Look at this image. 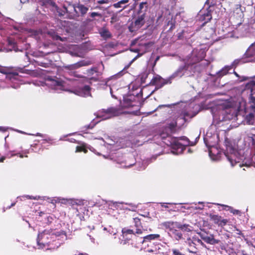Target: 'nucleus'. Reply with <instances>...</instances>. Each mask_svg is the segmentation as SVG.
I'll return each instance as SVG.
<instances>
[{
    "label": "nucleus",
    "mask_w": 255,
    "mask_h": 255,
    "mask_svg": "<svg viewBox=\"0 0 255 255\" xmlns=\"http://www.w3.org/2000/svg\"><path fill=\"white\" fill-rule=\"evenodd\" d=\"M199 137H200V135H199L196 138V141H195V142H197V139H198L199 138Z\"/></svg>",
    "instance_id": "64"
},
{
    "label": "nucleus",
    "mask_w": 255,
    "mask_h": 255,
    "mask_svg": "<svg viewBox=\"0 0 255 255\" xmlns=\"http://www.w3.org/2000/svg\"><path fill=\"white\" fill-rule=\"evenodd\" d=\"M46 85L59 93L64 90L63 83L58 78H49L46 81Z\"/></svg>",
    "instance_id": "8"
},
{
    "label": "nucleus",
    "mask_w": 255,
    "mask_h": 255,
    "mask_svg": "<svg viewBox=\"0 0 255 255\" xmlns=\"http://www.w3.org/2000/svg\"><path fill=\"white\" fill-rule=\"evenodd\" d=\"M210 217L211 219L214 221L215 224H218L219 225L220 219L221 218V216L217 215L211 214L210 215Z\"/></svg>",
    "instance_id": "34"
},
{
    "label": "nucleus",
    "mask_w": 255,
    "mask_h": 255,
    "mask_svg": "<svg viewBox=\"0 0 255 255\" xmlns=\"http://www.w3.org/2000/svg\"><path fill=\"white\" fill-rule=\"evenodd\" d=\"M70 141L72 142H75L76 140L74 138H71L70 139Z\"/></svg>",
    "instance_id": "58"
},
{
    "label": "nucleus",
    "mask_w": 255,
    "mask_h": 255,
    "mask_svg": "<svg viewBox=\"0 0 255 255\" xmlns=\"http://www.w3.org/2000/svg\"><path fill=\"white\" fill-rule=\"evenodd\" d=\"M116 89V88L114 87H110V93H111V95L112 96V97L114 98V99H118V97H117L116 95H115L114 93V90Z\"/></svg>",
    "instance_id": "41"
},
{
    "label": "nucleus",
    "mask_w": 255,
    "mask_h": 255,
    "mask_svg": "<svg viewBox=\"0 0 255 255\" xmlns=\"http://www.w3.org/2000/svg\"><path fill=\"white\" fill-rule=\"evenodd\" d=\"M185 244L188 247L189 252L194 254L198 252L200 246H205L202 241L196 236L188 238L185 241Z\"/></svg>",
    "instance_id": "6"
},
{
    "label": "nucleus",
    "mask_w": 255,
    "mask_h": 255,
    "mask_svg": "<svg viewBox=\"0 0 255 255\" xmlns=\"http://www.w3.org/2000/svg\"><path fill=\"white\" fill-rule=\"evenodd\" d=\"M0 73L6 75V78L12 82H13L14 81L19 80L20 77L18 74L16 72H9V69L7 67L0 65Z\"/></svg>",
    "instance_id": "12"
},
{
    "label": "nucleus",
    "mask_w": 255,
    "mask_h": 255,
    "mask_svg": "<svg viewBox=\"0 0 255 255\" xmlns=\"http://www.w3.org/2000/svg\"><path fill=\"white\" fill-rule=\"evenodd\" d=\"M160 239V235L159 234H150L143 237L142 242V248L145 250L147 248L152 246L154 244L153 241H161Z\"/></svg>",
    "instance_id": "9"
},
{
    "label": "nucleus",
    "mask_w": 255,
    "mask_h": 255,
    "mask_svg": "<svg viewBox=\"0 0 255 255\" xmlns=\"http://www.w3.org/2000/svg\"><path fill=\"white\" fill-rule=\"evenodd\" d=\"M5 159V157H2L0 158V162H3L4 160Z\"/></svg>",
    "instance_id": "57"
},
{
    "label": "nucleus",
    "mask_w": 255,
    "mask_h": 255,
    "mask_svg": "<svg viewBox=\"0 0 255 255\" xmlns=\"http://www.w3.org/2000/svg\"><path fill=\"white\" fill-rule=\"evenodd\" d=\"M64 12H68V10H67V8L66 7L64 6Z\"/></svg>",
    "instance_id": "60"
},
{
    "label": "nucleus",
    "mask_w": 255,
    "mask_h": 255,
    "mask_svg": "<svg viewBox=\"0 0 255 255\" xmlns=\"http://www.w3.org/2000/svg\"><path fill=\"white\" fill-rule=\"evenodd\" d=\"M214 110H212L213 117L220 121H223L235 119L240 110L239 106L231 107L220 106L217 108L216 111L214 112Z\"/></svg>",
    "instance_id": "4"
},
{
    "label": "nucleus",
    "mask_w": 255,
    "mask_h": 255,
    "mask_svg": "<svg viewBox=\"0 0 255 255\" xmlns=\"http://www.w3.org/2000/svg\"><path fill=\"white\" fill-rule=\"evenodd\" d=\"M176 125L177 122L173 121L171 123H168L166 126L161 128L158 131L159 136L162 139L164 140L163 142L165 144L171 147V152L174 154H179L182 153L186 146H193L195 143V142H191L185 136L180 138L171 136V134L175 131Z\"/></svg>",
    "instance_id": "1"
},
{
    "label": "nucleus",
    "mask_w": 255,
    "mask_h": 255,
    "mask_svg": "<svg viewBox=\"0 0 255 255\" xmlns=\"http://www.w3.org/2000/svg\"><path fill=\"white\" fill-rule=\"evenodd\" d=\"M75 11L77 10L81 13V15L85 14L89 10V7L81 3H78L74 7Z\"/></svg>",
    "instance_id": "21"
},
{
    "label": "nucleus",
    "mask_w": 255,
    "mask_h": 255,
    "mask_svg": "<svg viewBox=\"0 0 255 255\" xmlns=\"http://www.w3.org/2000/svg\"><path fill=\"white\" fill-rule=\"evenodd\" d=\"M108 0H97L96 2L98 4H103L104 3H107Z\"/></svg>",
    "instance_id": "44"
},
{
    "label": "nucleus",
    "mask_w": 255,
    "mask_h": 255,
    "mask_svg": "<svg viewBox=\"0 0 255 255\" xmlns=\"http://www.w3.org/2000/svg\"><path fill=\"white\" fill-rule=\"evenodd\" d=\"M106 139L105 143L109 145H114L115 144L116 141L111 137H108Z\"/></svg>",
    "instance_id": "36"
},
{
    "label": "nucleus",
    "mask_w": 255,
    "mask_h": 255,
    "mask_svg": "<svg viewBox=\"0 0 255 255\" xmlns=\"http://www.w3.org/2000/svg\"><path fill=\"white\" fill-rule=\"evenodd\" d=\"M230 235L228 233H224L222 234V239H228L230 238Z\"/></svg>",
    "instance_id": "45"
},
{
    "label": "nucleus",
    "mask_w": 255,
    "mask_h": 255,
    "mask_svg": "<svg viewBox=\"0 0 255 255\" xmlns=\"http://www.w3.org/2000/svg\"><path fill=\"white\" fill-rule=\"evenodd\" d=\"M53 38L54 40H60L61 41H63L62 38L60 36H59V35H53Z\"/></svg>",
    "instance_id": "48"
},
{
    "label": "nucleus",
    "mask_w": 255,
    "mask_h": 255,
    "mask_svg": "<svg viewBox=\"0 0 255 255\" xmlns=\"http://www.w3.org/2000/svg\"><path fill=\"white\" fill-rule=\"evenodd\" d=\"M129 0H121L118 2L113 4V6L116 8H121L122 10L127 7L128 5Z\"/></svg>",
    "instance_id": "23"
},
{
    "label": "nucleus",
    "mask_w": 255,
    "mask_h": 255,
    "mask_svg": "<svg viewBox=\"0 0 255 255\" xmlns=\"http://www.w3.org/2000/svg\"><path fill=\"white\" fill-rule=\"evenodd\" d=\"M41 198H42L41 197L39 196H29V195H24V196H22L18 197L17 199H20L21 200H22L23 198V199L26 198L28 199L38 200V199H41Z\"/></svg>",
    "instance_id": "33"
},
{
    "label": "nucleus",
    "mask_w": 255,
    "mask_h": 255,
    "mask_svg": "<svg viewBox=\"0 0 255 255\" xmlns=\"http://www.w3.org/2000/svg\"><path fill=\"white\" fill-rule=\"evenodd\" d=\"M58 200H59V202H61L62 204H66L69 203L68 199L58 198Z\"/></svg>",
    "instance_id": "43"
},
{
    "label": "nucleus",
    "mask_w": 255,
    "mask_h": 255,
    "mask_svg": "<svg viewBox=\"0 0 255 255\" xmlns=\"http://www.w3.org/2000/svg\"><path fill=\"white\" fill-rule=\"evenodd\" d=\"M220 247H221V249L223 250H224L226 249V246L222 243L220 244Z\"/></svg>",
    "instance_id": "54"
},
{
    "label": "nucleus",
    "mask_w": 255,
    "mask_h": 255,
    "mask_svg": "<svg viewBox=\"0 0 255 255\" xmlns=\"http://www.w3.org/2000/svg\"><path fill=\"white\" fill-rule=\"evenodd\" d=\"M95 124H93L92 125H91V124L90 125H89L88 126H86V129H88V128H92L94 127Z\"/></svg>",
    "instance_id": "56"
},
{
    "label": "nucleus",
    "mask_w": 255,
    "mask_h": 255,
    "mask_svg": "<svg viewBox=\"0 0 255 255\" xmlns=\"http://www.w3.org/2000/svg\"><path fill=\"white\" fill-rule=\"evenodd\" d=\"M176 226L178 229H180L183 232H189L192 231L193 227L188 224H181L178 223H176Z\"/></svg>",
    "instance_id": "24"
},
{
    "label": "nucleus",
    "mask_w": 255,
    "mask_h": 255,
    "mask_svg": "<svg viewBox=\"0 0 255 255\" xmlns=\"http://www.w3.org/2000/svg\"><path fill=\"white\" fill-rule=\"evenodd\" d=\"M91 64V62L90 61H87V60H81L79 62H78L76 63L71 64V65H67L66 66H65L64 67L66 69L69 70H73L77 69H78L81 67L83 66H88Z\"/></svg>",
    "instance_id": "15"
},
{
    "label": "nucleus",
    "mask_w": 255,
    "mask_h": 255,
    "mask_svg": "<svg viewBox=\"0 0 255 255\" xmlns=\"http://www.w3.org/2000/svg\"><path fill=\"white\" fill-rule=\"evenodd\" d=\"M20 86V85L19 83H16V84H13L11 87L13 88H14V89H17L18 88H19Z\"/></svg>",
    "instance_id": "50"
},
{
    "label": "nucleus",
    "mask_w": 255,
    "mask_h": 255,
    "mask_svg": "<svg viewBox=\"0 0 255 255\" xmlns=\"http://www.w3.org/2000/svg\"><path fill=\"white\" fill-rule=\"evenodd\" d=\"M7 128L4 127H0V131L2 132H4L6 130Z\"/></svg>",
    "instance_id": "51"
},
{
    "label": "nucleus",
    "mask_w": 255,
    "mask_h": 255,
    "mask_svg": "<svg viewBox=\"0 0 255 255\" xmlns=\"http://www.w3.org/2000/svg\"><path fill=\"white\" fill-rule=\"evenodd\" d=\"M69 53L72 56L83 57L85 49L83 45H72L69 49Z\"/></svg>",
    "instance_id": "10"
},
{
    "label": "nucleus",
    "mask_w": 255,
    "mask_h": 255,
    "mask_svg": "<svg viewBox=\"0 0 255 255\" xmlns=\"http://www.w3.org/2000/svg\"><path fill=\"white\" fill-rule=\"evenodd\" d=\"M235 230L237 231L236 234L239 235H241L243 237L245 238V236L242 234V232L238 229L237 228H235Z\"/></svg>",
    "instance_id": "49"
},
{
    "label": "nucleus",
    "mask_w": 255,
    "mask_h": 255,
    "mask_svg": "<svg viewBox=\"0 0 255 255\" xmlns=\"http://www.w3.org/2000/svg\"><path fill=\"white\" fill-rule=\"evenodd\" d=\"M81 151H84L85 153H86L87 151V150L85 149L84 147H83L82 146H77L76 147V152H81Z\"/></svg>",
    "instance_id": "40"
},
{
    "label": "nucleus",
    "mask_w": 255,
    "mask_h": 255,
    "mask_svg": "<svg viewBox=\"0 0 255 255\" xmlns=\"http://www.w3.org/2000/svg\"><path fill=\"white\" fill-rule=\"evenodd\" d=\"M231 69V66H226L221 70H220L218 73H217V74L219 77L223 76L227 74Z\"/></svg>",
    "instance_id": "29"
},
{
    "label": "nucleus",
    "mask_w": 255,
    "mask_h": 255,
    "mask_svg": "<svg viewBox=\"0 0 255 255\" xmlns=\"http://www.w3.org/2000/svg\"><path fill=\"white\" fill-rule=\"evenodd\" d=\"M239 212V211L238 210H235V211L233 212V213H234V214H238Z\"/></svg>",
    "instance_id": "61"
},
{
    "label": "nucleus",
    "mask_w": 255,
    "mask_h": 255,
    "mask_svg": "<svg viewBox=\"0 0 255 255\" xmlns=\"http://www.w3.org/2000/svg\"><path fill=\"white\" fill-rule=\"evenodd\" d=\"M30 135H35V136H41V137H44V135L40 133H38L37 132L36 134H29Z\"/></svg>",
    "instance_id": "52"
},
{
    "label": "nucleus",
    "mask_w": 255,
    "mask_h": 255,
    "mask_svg": "<svg viewBox=\"0 0 255 255\" xmlns=\"http://www.w3.org/2000/svg\"><path fill=\"white\" fill-rule=\"evenodd\" d=\"M250 55L248 54V52H245L241 58L235 59L233 62L232 64L230 66H231V68H235L238 65L240 64L249 62H254L253 61H255V60H253V59L250 58Z\"/></svg>",
    "instance_id": "11"
},
{
    "label": "nucleus",
    "mask_w": 255,
    "mask_h": 255,
    "mask_svg": "<svg viewBox=\"0 0 255 255\" xmlns=\"http://www.w3.org/2000/svg\"><path fill=\"white\" fill-rule=\"evenodd\" d=\"M171 233L172 237L177 241H179L182 238V233L177 230H171Z\"/></svg>",
    "instance_id": "27"
},
{
    "label": "nucleus",
    "mask_w": 255,
    "mask_h": 255,
    "mask_svg": "<svg viewBox=\"0 0 255 255\" xmlns=\"http://www.w3.org/2000/svg\"><path fill=\"white\" fill-rule=\"evenodd\" d=\"M186 117H191V116H190L189 114L187 112H186L185 111L183 112L182 114L180 115V117H179L177 119L179 120V119H183L184 120V121H186Z\"/></svg>",
    "instance_id": "37"
},
{
    "label": "nucleus",
    "mask_w": 255,
    "mask_h": 255,
    "mask_svg": "<svg viewBox=\"0 0 255 255\" xmlns=\"http://www.w3.org/2000/svg\"><path fill=\"white\" fill-rule=\"evenodd\" d=\"M152 45L151 42L145 43L143 45H140L139 49H132L131 50L135 52H138V55L135 56L131 61V63L136 60L137 57L141 56L143 54L149 50L150 47Z\"/></svg>",
    "instance_id": "13"
},
{
    "label": "nucleus",
    "mask_w": 255,
    "mask_h": 255,
    "mask_svg": "<svg viewBox=\"0 0 255 255\" xmlns=\"http://www.w3.org/2000/svg\"><path fill=\"white\" fill-rule=\"evenodd\" d=\"M248 52V54L250 56V58L253 60H255V42L252 44L250 47L246 50V53ZM255 62V61H253Z\"/></svg>",
    "instance_id": "25"
},
{
    "label": "nucleus",
    "mask_w": 255,
    "mask_h": 255,
    "mask_svg": "<svg viewBox=\"0 0 255 255\" xmlns=\"http://www.w3.org/2000/svg\"><path fill=\"white\" fill-rule=\"evenodd\" d=\"M15 204V203H12L11 206L8 207V208H10L11 207H12V206H14Z\"/></svg>",
    "instance_id": "63"
},
{
    "label": "nucleus",
    "mask_w": 255,
    "mask_h": 255,
    "mask_svg": "<svg viewBox=\"0 0 255 255\" xmlns=\"http://www.w3.org/2000/svg\"><path fill=\"white\" fill-rule=\"evenodd\" d=\"M173 105H161L158 106L154 111H160L162 113H169Z\"/></svg>",
    "instance_id": "22"
},
{
    "label": "nucleus",
    "mask_w": 255,
    "mask_h": 255,
    "mask_svg": "<svg viewBox=\"0 0 255 255\" xmlns=\"http://www.w3.org/2000/svg\"><path fill=\"white\" fill-rule=\"evenodd\" d=\"M88 236H89V237L90 238V240H91V242H92L93 243H95V240L94 238L92 237L91 235H88Z\"/></svg>",
    "instance_id": "53"
},
{
    "label": "nucleus",
    "mask_w": 255,
    "mask_h": 255,
    "mask_svg": "<svg viewBox=\"0 0 255 255\" xmlns=\"http://www.w3.org/2000/svg\"><path fill=\"white\" fill-rule=\"evenodd\" d=\"M167 83L168 81L167 80L162 79L160 76L158 75L155 76L151 81L152 84L155 85L158 88L162 87Z\"/></svg>",
    "instance_id": "18"
},
{
    "label": "nucleus",
    "mask_w": 255,
    "mask_h": 255,
    "mask_svg": "<svg viewBox=\"0 0 255 255\" xmlns=\"http://www.w3.org/2000/svg\"><path fill=\"white\" fill-rule=\"evenodd\" d=\"M122 110L118 108L111 107L106 110L102 109L98 112L97 116L102 120H106L122 114Z\"/></svg>",
    "instance_id": "5"
},
{
    "label": "nucleus",
    "mask_w": 255,
    "mask_h": 255,
    "mask_svg": "<svg viewBox=\"0 0 255 255\" xmlns=\"http://www.w3.org/2000/svg\"><path fill=\"white\" fill-rule=\"evenodd\" d=\"M123 233L124 234H135V231L131 229H124L123 230Z\"/></svg>",
    "instance_id": "39"
},
{
    "label": "nucleus",
    "mask_w": 255,
    "mask_h": 255,
    "mask_svg": "<svg viewBox=\"0 0 255 255\" xmlns=\"http://www.w3.org/2000/svg\"><path fill=\"white\" fill-rule=\"evenodd\" d=\"M76 95L86 97L91 95L90 87L89 86H84L83 87H79L76 89L74 92Z\"/></svg>",
    "instance_id": "16"
},
{
    "label": "nucleus",
    "mask_w": 255,
    "mask_h": 255,
    "mask_svg": "<svg viewBox=\"0 0 255 255\" xmlns=\"http://www.w3.org/2000/svg\"><path fill=\"white\" fill-rule=\"evenodd\" d=\"M96 16H101V15L100 13L96 12H93L90 13V16L91 17H94Z\"/></svg>",
    "instance_id": "46"
},
{
    "label": "nucleus",
    "mask_w": 255,
    "mask_h": 255,
    "mask_svg": "<svg viewBox=\"0 0 255 255\" xmlns=\"http://www.w3.org/2000/svg\"><path fill=\"white\" fill-rule=\"evenodd\" d=\"M251 107L254 111V112L255 113V102H253V104L251 105Z\"/></svg>",
    "instance_id": "55"
},
{
    "label": "nucleus",
    "mask_w": 255,
    "mask_h": 255,
    "mask_svg": "<svg viewBox=\"0 0 255 255\" xmlns=\"http://www.w3.org/2000/svg\"><path fill=\"white\" fill-rule=\"evenodd\" d=\"M165 203H161V206L165 208H168V206L164 205Z\"/></svg>",
    "instance_id": "59"
},
{
    "label": "nucleus",
    "mask_w": 255,
    "mask_h": 255,
    "mask_svg": "<svg viewBox=\"0 0 255 255\" xmlns=\"http://www.w3.org/2000/svg\"><path fill=\"white\" fill-rule=\"evenodd\" d=\"M163 246L161 244H154L152 246L147 248L145 251L148 253H155V254H163L164 253L162 250Z\"/></svg>",
    "instance_id": "17"
},
{
    "label": "nucleus",
    "mask_w": 255,
    "mask_h": 255,
    "mask_svg": "<svg viewBox=\"0 0 255 255\" xmlns=\"http://www.w3.org/2000/svg\"><path fill=\"white\" fill-rule=\"evenodd\" d=\"M125 205L128 206L127 207V206H123L122 207L123 209H125V210H128L129 211H135V210L136 208V206L134 204H132V203H125Z\"/></svg>",
    "instance_id": "32"
},
{
    "label": "nucleus",
    "mask_w": 255,
    "mask_h": 255,
    "mask_svg": "<svg viewBox=\"0 0 255 255\" xmlns=\"http://www.w3.org/2000/svg\"><path fill=\"white\" fill-rule=\"evenodd\" d=\"M205 56V51L202 49H194L191 55L185 60L184 65L180 66L171 76L170 78H181L182 76L189 75V67L203 59Z\"/></svg>",
    "instance_id": "3"
},
{
    "label": "nucleus",
    "mask_w": 255,
    "mask_h": 255,
    "mask_svg": "<svg viewBox=\"0 0 255 255\" xmlns=\"http://www.w3.org/2000/svg\"><path fill=\"white\" fill-rule=\"evenodd\" d=\"M227 222H228V220L227 219H222V218H221L220 219V221L219 226H224L225 225H226Z\"/></svg>",
    "instance_id": "42"
},
{
    "label": "nucleus",
    "mask_w": 255,
    "mask_h": 255,
    "mask_svg": "<svg viewBox=\"0 0 255 255\" xmlns=\"http://www.w3.org/2000/svg\"><path fill=\"white\" fill-rule=\"evenodd\" d=\"M145 22L144 20V15H141L139 16L135 20L134 23H133V26L134 28L136 29H138L140 28Z\"/></svg>",
    "instance_id": "20"
},
{
    "label": "nucleus",
    "mask_w": 255,
    "mask_h": 255,
    "mask_svg": "<svg viewBox=\"0 0 255 255\" xmlns=\"http://www.w3.org/2000/svg\"><path fill=\"white\" fill-rule=\"evenodd\" d=\"M98 31L100 36L105 40L110 39L112 37L111 33L106 27H101L99 29Z\"/></svg>",
    "instance_id": "19"
},
{
    "label": "nucleus",
    "mask_w": 255,
    "mask_h": 255,
    "mask_svg": "<svg viewBox=\"0 0 255 255\" xmlns=\"http://www.w3.org/2000/svg\"><path fill=\"white\" fill-rule=\"evenodd\" d=\"M170 25V27L169 28V30H171L174 26V24L173 23L172 20L171 21H169L167 23V26Z\"/></svg>",
    "instance_id": "47"
},
{
    "label": "nucleus",
    "mask_w": 255,
    "mask_h": 255,
    "mask_svg": "<svg viewBox=\"0 0 255 255\" xmlns=\"http://www.w3.org/2000/svg\"><path fill=\"white\" fill-rule=\"evenodd\" d=\"M135 160L132 158V161L131 162H128L127 161L124 165H122V167H130L135 164Z\"/></svg>",
    "instance_id": "38"
},
{
    "label": "nucleus",
    "mask_w": 255,
    "mask_h": 255,
    "mask_svg": "<svg viewBox=\"0 0 255 255\" xmlns=\"http://www.w3.org/2000/svg\"><path fill=\"white\" fill-rule=\"evenodd\" d=\"M234 73L237 77H239V75L235 71L234 72Z\"/></svg>",
    "instance_id": "62"
},
{
    "label": "nucleus",
    "mask_w": 255,
    "mask_h": 255,
    "mask_svg": "<svg viewBox=\"0 0 255 255\" xmlns=\"http://www.w3.org/2000/svg\"><path fill=\"white\" fill-rule=\"evenodd\" d=\"M176 222L174 223L172 221H167L162 223L161 225L166 229H169L171 231V230H173L172 228L174 227V225L176 224Z\"/></svg>",
    "instance_id": "28"
},
{
    "label": "nucleus",
    "mask_w": 255,
    "mask_h": 255,
    "mask_svg": "<svg viewBox=\"0 0 255 255\" xmlns=\"http://www.w3.org/2000/svg\"><path fill=\"white\" fill-rule=\"evenodd\" d=\"M246 122L248 125H253L254 123V115L250 113L246 116L245 118Z\"/></svg>",
    "instance_id": "31"
},
{
    "label": "nucleus",
    "mask_w": 255,
    "mask_h": 255,
    "mask_svg": "<svg viewBox=\"0 0 255 255\" xmlns=\"http://www.w3.org/2000/svg\"><path fill=\"white\" fill-rule=\"evenodd\" d=\"M69 201V204L71 205H83V201L80 199H68Z\"/></svg>",
    "instance_id": "30"
},
{
    "label": "nucleus",
    "mask_w": 255,
    "mask_h": 255,
    "mask_svg": "<svg viewBox=\"0 0 255 255\" xmlns=\"http://www.w3.org/2000/svg\"><path fill=\"white\" fill-rule=\"evenodd\" d=\"M129 99L128 98H125L124 101V106L125 107H132L133 105L132 104V102L129 100L128 101Z\"/></svg>",
    "instance_id": "35"
},
{
    "label": "nucleus",
    "mask_w": 255,
    "mask_h": 255,
    "mask_svg": "<svg viewBox=\"0 0 255 255\" xmlns=\"http://www.w3.org/2000/svg\"><path fill=\"white\" fill-rule=\"evenodd\" d=\"M134 226L136 227L135 233L136 234H141L142 233V230L140 229L141 222L140 220L138 218H133Z\"/></svg>",
    "instance_id": "26"
},
{
    "label": "nucleus",
    "mask_w": 255,
    "mask_h": 255,
    "mask_svg": "<svg viewBox=\"0 0 255 255\" xmlns=\"http://www.w3.org/2000/svg\"><path fill=\"white\" fill-rule=\"evenodd\" d=\"M197 234L200 237L201 239L207 244L213 245L220 243V240L214 239L213 235H211L208 236L205 234L201 232L198 233Z\"/></svg>",
    "instance_id": "14"
},
{
    "label": "nucleus",
    "mask_w": 255,
    "mask_h": 255,
    "mask_svg": "<svg viewBox=\"0 0 255 255\" xmlns=\"http://www.w3.org/2000/svg\"><path fill=\"white\" fill-rule=\"evenodd\" d=\"M238 154V152L235 149L230 146L227 147L225 155L232 166H234L236 163H239L241 160H242V158L239 157Z\"/></svg>",
    "instance_id": "7"
},
{
    "label": "nucleus",
    "mask_w": 255,
    "mask_h": 255,
    "mask_svg": "<svg viewBox=\"0 0 255 255\" xmlns=\"http://www.w3.org/2000/svg\"><path fill=\"white\" fill-rule=\"evenodd\" d=\"M66 240L65 232H58L51 229H45L38 233L37 244L39 249L54 250L60 247Z\"/></svg>",
    "instance_id": "2"
}]
</instances>
